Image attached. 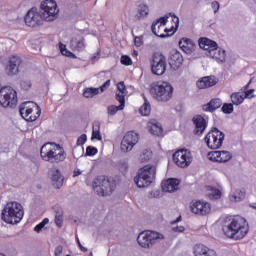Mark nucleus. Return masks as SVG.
<instances>
[{"label":"nucleus","instance_id":"nucleus-10","mask_svg":"<svg viewBox=\"0 0 256 256\" xmlns=\"http://www.w3.org/2000/svg\"><path fill=\"white\" fill-rule=\"evenodd\" d=\"M17 91L11 86H4L0 89V105L2 107H17Z\"/></svg>","mask_w":256,"mask_h":256},{"label":"nucleus","instance_id":"nucleus-40","mask_svg":"<svg viewBox=\"0 0 256 256\" xmlns=\"http://www.w3.org/2000/svg\"><path fill=\"white\" fill-rule=\"evenodd\" d=\"M47 223H49V218H44L42 222L34 227V231L36 233H41V230L45 228V225H47Z\"/></svg>","mask_w":256,"mask_h":256},{"label":"nucleus","instance_id":"nucleus-58","mask_svg":"<svg viewBox=\"0 0 256 256\" xmlns=\"http://www.w3.org/2000/svg\"><path fill=\"white\" fill-rule=\"evenodd\" d=\"M77 243H78L79 249H80L81 251H83V253H87V248L84 247V246L81 244V241H79V238H77Z\"/></svg>","mask_w":256,"mask_h":256},{"label":"nucleus","instance_id":"nucleus-59","mask_svg":"<svg viewBox=\"0 0 256 256\" xmlns=\"http://www.w3.org/2000/svg\"><path fill=\"white\" fill-rule=\"evenodd\" d=\"M212 7L214 9V13H217V11H219V2H212Z\"/></svg>","mask_w":256,"mask_h":256},{"label":"nucleus","instance_id":"nucleus-19","mask_svg":"<svg viewBox=\"0 0 256 256\" xmlns=\"http://www.w3.org/2000/svg\"><path fill=\"white\" fill-rule=\"evenodd\" d=\"M169 65L173 71H177L183 65V55L177 50H172L169 56Z\"/></svg>","mask_w":256,"mask_h":256},{"label":"nucleus","instance_id":"nucleus-20","mask_svg":"<svg viewBox=\"0 0 256 256\" xmlns=\"http://www.w3.org/2000/svg\"><path fill=\"white\" fill-rule=\"evenodd\" d=\"M210 161H216L217 163H227L231 160V153L229 151H214L208 153Z\"/></svg>","mask_w":256,"mask_h":256},{"label":"nucleus","instance_id":"nucleus-27","mask_svg":"<svg viewBox=\"0 0 256 256\" xmlns=\"http://www.w3.org/2000/svg\"><path fill=\"white\" fill-rule=\"evenodd\" d=\"M70 47L73 51H83L86 47L85 38L81 35L74 36L70 42Z\"/></svg>","mask_w":256,"mask_h":256},{"label":"nucleus","instance_id":"nucleus-64","mask_svg":"<svg viewBox=\"0 0 256 256\" xmlns=\"http://www.w3.org/2000/svg\"><path fill=\"white\" fill-rule=\"evenodd\" d=\"M133 55H135V57H137V56L139 55V52L136 51V50H134V51H133Z\"/></svg>","mask_w":256,"mask_h":256},{"label":"nucleus","instance_id":"nucleus-26","mask_svg":"<svg viewBox=\"0 0 256 256\" xmlns=\"http://www.w3.org/2000/svg\"><path fill=\"white\" fill-rule=\"evenodd\" d=\"M194 255L195 256H217V253L213 249H209L207 246L203 244H197L194 247Z\"/></svg>","mask_w":256,"mask_h":256},{"label":"nucleus","instance_id":"nucleus-44","mask_svg":"<svg viewBox=\"0 0 256 256\" xmlns=\"http://www.w3.org/2000/svg\"><path fill=\"white\" fill-rule=\"evenodd\" d=\"M234 201H241V199H245V191L243 190H236L234 195L232 196Z\"/></svg>","mask_w":256,"mask_h":256},{"label":"nucleus","instance_id":"nucleus-52","mask_svg":"<svg viewBox=\"0 0 256 256\" xmlns=\"http://www.w3.org/2000/svg\"><path fill=\"white\" fill-rule=\"evenodd\" d=\"M253 93H255V89L246 90V91H245V97H246V99H253V97H255V96L253 95Z\"/></svg>","mask_w":256,"mask_h":256},{"label":"nucleus","instance_id":"nucleus-13","mask_svg":"<svg viewBox=\"0 0 256 256\" xmlns=\"http://www.w3.org/2000/svg\"><path fill=\"white\" fill-rule=\"evenodd\" d=\"M204 141L209 149H220L225 141V133L213 127L205 136Z\"/></svg>","mask_w":256,"mask_h":256},{"label":"nucleus","instance_id":"nucleus-14","mask_svg":"<svg viewBox=\"0 0 256 256\" xmlns=\"http://www.w3.org/2000/svg\"><path fill=\"white\" fill-rule=\"evenodd\" d=\"M173 161L174 163L181 168L189 167L191 165V152L185 150H178L173 154Z\"/></svg>","mask_w":256,"mask_h":256},{"label":"nucleus","instance_id":"nucleus-31","mask_svg":"<svg viewBox=\"0 0 256 256\" xmlns=\"http://www.w3.org/2000/svg\"><path fill=\"white\" fill-rule=\"evenodd\" d=\"M149 15V6L145 4H140L138 6V13L134 16L136 21H141V19H145Z\"/></svg>","mask_w":256,"mask_h":256},{"label":"nucleus","instance_id":"nucleus-56","mask_svg":"<svg viewBox=\"0 0 256 256\" xmlns=\"http://www.w3.org/2000/svg\"><path fill=\"white\" fill-rule=\"evenodd\" d=\"M172 231H174L175 233H183V231H185V227L184 226H176V227L172 228Z\"/></svg>","mask_w":256,"mask_h":256},{"label":"nucleus","instance_id":"nucleus-18","mask_svg":"<svg viewBox=\"0 0 256 256\" xmlns=\"http://www.w3.org/2000/svg\"><path fill=\"white\" fill-rule=\"evenodd\" d=\"M190 209L195 215H209L211 211V204L203 201H196L191 203Z\"/></svg>","mask_w":256,"mask_h":256},{"label":"nucleus","instance_id":"nucleus-23","mask_svg":"<svg viewBox=\"0 0 256 256\" xmlns=\"http://www.w3.org/2000/svg\"><path fill=\"white\" fill-rule=\"evenodd\" d=\"M178 45H179L180 49H182V51L184 53H186V55H191V53H193V51H195V48L197 47L195 45V42H193L189 38L180 39Z\"/></svg>","mask_w":256,"mask_h":256},{"label":"nucleus","instance_id":"nucleus-16","mask_svg":"<svg viewBox=\"0 0 256 256\" xmlns=\"http://www.w3.org/2000/svg\"><path fill=\"white\" fill-rule=\"evenodd\" d=\"M21 57L19 56H11L8 60V63L5 66V73L8 77H15L19 75V67H21Z\"/></svg>","mask_w":256,"mask_h":256},{"label":"nucleus","instance_id":"nucleus-61","mask_svg":"<svg viewBox=\"0 0 256 256\" xmlns=\"http://www.w3.org/2000/svg\"><path fill=\"white\" fill-rule=\"evenodd\" d=\"M181 221V216H179L175 221H172L171 224L175 225Z\"/></svg>","mask_w":256,"mask_h":256},{"label":"nucleus","instance_id":"nucleus-11","mask_svg":"<svg viewBox=\"0 0 256 256\" xmlns=\"http://www.w3.org/2000/svg\"><path fill=\"white\" fill-rule=\"evenodd\" d=\"M159 239H164L163 234L150 230L141 232L137 237L138 245L144 249L153 247Z\"/></svg>","mask_w":256,"mask_h":256},{"label":"nucleus","instance_id":"nucleus-37","mask_svg":"<svg viewBox=\"0 0 256 256\" xmlns=\"http://www.w3.org/2000/svg\"><path fill=\"white\" fill-rule=\"evenodd\" d=\"M99 129H100L99 125L93 126L92 136H91L92 140L93 139H97V141L103 140V136H101V131Z\"/></svg>","mask_w":256,"mask_h":256},{"label":"nucleus","instance_id":"nucleus-29","mask_svg":"<svg viewBox=\"0 0 256 256\" xmlns=\"http://www.w3.org/2000/svg\"><path fill=\"white\" fill-rule=\"evenodd\" d=\"M173 19V23H175V26L171 27V30H168L167 28L164 29H159L156 26V33H158L159 35H163V33H161V31H166V33H171L170 35H174L175 33H177V29H179V17L175 16V14L172 15Z\"/></svg>","mask_w":256,"mask_h":256},{"label":"nucleus","instance_id":"nucleus-48","mask_svg":"<svg viewBox=\"0 0 256 256\" xmlns=\"http://www.w3.org/2000/svg\"><path fill=\"white\" fill-rule=\"evenodd\" d=\"M31 80H22L20 82V87H22V89L24 91H29V88L31 87Z\"/></svg>","mask_w":256,"mask_h":256},{"label":"nucleus","instance_id":"nucleus-55","mask_svg":"<svg viewBox=\"0 0 256 256\" xmlns=\"http://www.w3.org/2000/svg\"><path fill=\"white\" fill-rule=\"evenodd\" d=\"M109 85H111V80H107L102 86H100V91L101 93H103V91H105L107 89V87H109Z\"/></svg>","mask_w":256,"mask_h":256},{"label":"nucleus","instance_id":"nucleus-6","mask_svg":"<svg viewBox=\"0 0 256 256\" xmlns=\"http://www.w3.org/2000/svg\"><path fill=\"white\" fill-rule=\"evenodd\" d=\"M150 93L156 101L167 103L173 98V86L168 82L153 83L150 87Z\"/></svg>","mask_w":256,"mask_h":256},{"label":"nucleus","instance_id":"nucleus-51","mask_svg":"<svg viewBox=\"0 0 256 256\" xmlns=\"http://www.w3.org/2000/svg\"><path fill=\"white\" fill-rule=\"evenodd\" d=\"M53 209L55 212V216L63 215V208H61V206L55 205Z\"/></svg>","mask_w":256,"mask_h":256},{"label":"nucleus","instance_id":"nucleus-39","mask_svg":"<svg viewBox=\"0 0 256 256\" xmlns=\"http://www.w3.org/2000/svg\"><path fill=\"white\" fill-rule=\"evenodd\" d=\"M124 108H121V106H115V105H110L107 108V113L108 115H117V111H123Z\"/></svg>","mask_w":256,"mask_h":256},{"label":"nucleus","instance_id":"nucleus-41","mask_svg":"<svg viewBox=\"0 0 256 256\" xmlns=\"http://www.w3.org/2000/svg\"><path fill=\"white\" fill-rule=\"evenodd\" d=\"M221 111L225 113V115H231L233 113V104L231 103H224Z\"/></svg>","mask_w":256,"mask_h":256},{"label":"nucleus","instance_id":"nucleus-28","mask_svg":"<svg viewBox=\"0 0 256 256\" xmlns=\"http://www.w3.org/2000/svg\"><path fill=\"white\" fill-rule=\"evenodd\" d=\"M148 130L152 135H156L157 137H161V135H163V127L159 122H149Z\"/></svg>","mask_w":256,"mask_h":256},{"label":"nucleus","instance_id":"nucleus-33","mask_svg":"<svg viewBox=\"0 0 256 256\" xmlns=\"http://www.w3.org/2000/svg\"><path fill=\"white\" fill-rule=\"evenodd\" d=\"M95 95H99V88H86L83 91V96L86 99H93V97H95Z\"/></svg>","mask_w":256,"mask_h":256},{"label":"nucleus","instance_id":"nucleus-50","mask_svg":"<svg viewBox=\"0 0 256 256\" xmlns=\"http://www.w3.org/2000/svg\"><path fill=\"white\" fill-rule=\"evenodd\" d=\"M55 223L57 227H63V215L55 216Z\"/></svg>","mask_w":256,"mask_h":256},{"label":"nucleus","instance_id":"nucleus-36","mask_svg":"<svg viewBox=\"0 0 256 256\" xmlns=\"http://www.w3.org/2000/svg\"><path fill=\"white\" fill-rule=\"evenodd\" d=\"M151 157H153V152L149 149H146L140 154L139 161L141 163H146V161H149Z\"/></svg>","mask_w":256,"mask_h":256},{"label":"nucleus","instance_id":"nucleus-24","mask_svg":"<svg viewBox=\"0 0 256 256\" xmlns=\"http://www.w3.org/2000/svg\"><path fill=\"white\" fill-rule=\"evenodd\" d=\"M223 105V101L220 98H213L207 104L202 106V110L206 113H215Z\"/></svg>","mask_w":256,"mask_h":256},{"label":"nucleus","instance_id":"nucleus-49","mask_svg":"<svg viewBox=\"0 0 256 256\" xmlns=\"http://www.w3.org/2000/svg\"><path fill=\"white\" fill-rule=\"evenodd\" d=\"M117 89L122 95H127V88L125 87V82H119L117 84Z\"/></svg>","mask_w":256,"mask_h":256},{"label":"nucleus","instance_id":"nucleus-15","mask_svg":"<svg viewBox=\"0 0 256 256\" xmlns=\"http://www.w3.org/2000/svg\"><path fill=\"white\" fill-rule=\"evenodd\" d=\"M139 142V134L134 131L128 132L124 135L121 141V149L124 153H129L133 150V147Z\"/></svg>","mask_w":256,"mask_h":256},{"label":"nucleus","instance_id":"nucleus-57","mask_svg":"<svg viewBox=\"0 0 256 256\" xmlns=\"http://www.w3.org/2000/svg\"><path fill=\"white\" fill-rule=\"evenodd\" d=\"M151 196L154 197V199H159L161 197V192L159 190H155L151 192Z\"/></svg>","mask_w":256,"mask_h":256},{"label":"nucleus","instance_id":"nucleus-45","mask_svg":"<svg viewBox=\"0 0 256 256\" xmlns=\"http://www.w3.org/2000/svg\"><path fill=\"white\" fill-rule=\"evenodd\" d=\"M116 101H119L120 109H125V94L116 93Z\"/></svg>","mask_w":256,"mask_h":256},{"label":"nucleus","instance_id":"nucleus-22","mask_svg":"<svg viewBox=\"0 0 256 256\" xmlns=\"http://www.w3.org/2000/svg\"><path fill=\"white\" fill-rule=\"evenodd\" d=\"M50 177L52 185L55 187V189H61L63 187L64 178L63 175H61V171H59V169L52 168L50 170Z\"/></svg>","mask_w":256,"mask_h":256},{"label":"nucleus","instance_id":"nucleus-35","mask_svg":"<svg viewBox=\"0 0 256 256\" xmlns=\"http://www.w3.org/2000/svg\"><path fill=\"white\" fill-rule=\"evenodd\" d=\"M231 101H232L233 105H241V103H243V101H245V97H243V95L239 92L233 93L231 95Z\"/></svg>","mask_w":256,"mask_h":256},{"label":"nucleus","instance_id":"nucleus-1","mask_svg":"<svg viewBox=\"0 0 256 256\" xmlns=\"http://www.w3.org/2000/svg\"><path fill=\"white\" fill-rule=\"evenodd\" d=\"M41 11H37V8H31L25 15L24 21L28 27H39L44 21H55L59 8H57V2L55 0H45L40 5Z\"/></svg>","mask_w":256,"mask_h":256},{"label":"nucleus","instance_id":"nucleus-3","mask_svg":"<svg viewBox=\"0 0 256 256\" xmlns=\"http://www.w3.org/2000/svg\"><path fill=\"white\" fill-rule=\"evenodd\" d=\"M40 155L43 161H48L49 163H62L67 157L65 149L54 142L44 144L41 147Z\"/></svg>","mask_w":256,"mask_h":256},{"label":"nucleus","instance_id":"nucleus-25","mask_svg":"<svg viewBox=\"0 0 256 256\" xmlns=\"http://www.w3.org/2000/svg\"><path fill=\"white\" fill-rule=\"evenodd\" d=\"M181 182L179 179L170 178L162 183V190L166 193H174V191H177L179 189V184Z\"/></svg>","mask_w":256,"mask_h":256},{"label":"nucleus","instance_id":"nucleus-54","mask_svg":"<svg viewBox=\"0 0 256 256\" xmlns=\"http://www.w3.org/2000/svg\"><path fill=\"white\" fill-rule=\"evenodd\" d=\"M62 253H63V246L58 245L55 248L54 254H55V256H61Z\"/></svg>","mask_w":256,"mask_h":256},{"label":"nucleus","instance_id":"nucleus-9","mask_svg":"<svg viewBox=\"0 0 256 256\" xmlns=\"http://www.w3.org/2000/svg\"><path fill=\"white\" fill-rule=\"evenodd\" d=\"M19 111L22 119L30 123L41 117V107L33 102H25L20 106Z\"/></svg>","mask_w":256,"mask_h":256},{"label":"nucleus","instance_id":"nucleus-34","mask_svg":"<svg viewBox=\"0 0 256 256\" xmlns=\"http://www.w3.org/2000/svg\"><path fill=\"white\" fill-rule=\"evenodd\" d=\"M207 191L211 192L208 194L210 199H221V190L214 188L213 186H207Z\"/></svg>","mask_w":256,"mask_h":256},{"label":"nucleus","instance_id":"nucleus-12","mask_svg":"<svg viewBox=\"0 0 256 256\" xmlns=\"http://www.w3.org/2000/svg\"><path fill=\"white\" fill-rule=\"evenodd\" d=\"M150 67L153 75H164L167 71V58L161 52H154L150 59Z\"/></svg>","mask_w":256,"mask_h":256},{"label":"nucleus","instance_id":"nucleus-5","mask_svg":"<svg viewBox=\"0 0 256 256\" xmlns=\"http://www.w3.org/2000/svg\"><path fill=\"white\" fill-rule=\"evenodd\" d=\"M117 189V182L113 178L98 176L93 181V190L100 197H109Z\"/></svg>","mask_w":256,"mask_h":256},{"label":"nucleus","instance_id":"nucleus-62","mask_svg":"<svg viewBox=\"0 0 256 256\" xmlns=\"http://www.w3.org/2000/svg\"><path fill=\"white\" fill-rule=\"evenodd\" d=\"M122 168L125 169V170L129 169V164H127V162H123L122 163Z\"/></svg>","mask_w":256,"mask_h":256},{"label":"nucleus","instance_id":"nucleus-46","mask_svg":"<svg viewBox=\"0 0 256 256\" xmlns=\"http://www.w3.org/2000/svg\"><path fill=\"white\" fill-rule=\"evenodd\" d=\"M120 63H121L122 65L129 66V65H132V64H133V60H131V57H129L128 55H123V56H121V58H120Z\"/></svg>","mask_w":256,"mask_h":256},{"label":"nucleus","instance_id":"nucleus-17","mask_svg":"<svg viewBox=\"0 0 256 256\" xmlns=\"http://www.w3.org/2000/svg\"><path fill=\"white\" fill-rule=\"evenodd\" d=\"M192 123L194 125L193 133L198 137H201V135L205 133V129H207V119H205V117L202 115L197 114L193 116Z\"/></svg>","mask_w":256,"mask_h":256},{"label":"nucleus","instance_id":"nucleus-38","mask_svg":"<svg viewBox=\"0 0 256 256\" xmlns=\"http://www.w3.org/2000/svg\"><path fill=\"white\" fill-rule=\"evenodd\" d=\"M84 151L85 149L83 148V146H75L72 150V155L74 158L83 157Z\"/></svg>","mask_w":256,"mask_h":256},{"label":"nucleus","instance_id":"nucleus-7","mask_svg":"<svg viewBox=\"0 0 256 256\" xmlns=\"http://www.w3.org/2000/svg\"><path fill=\"white\" fill-rule=\"evenodd\" d=\"M198 45L200 49H204V51H207V57L215 59L217 63H223L225 61V50L219 48L217 42L208 38H201L198 42Z\"/></svg>","mask_w":256,"mask_h":256},{"label":"nucleus","instance_id":"nucleus-43","mask_svg":"<svg viewBox=\"0 0 256 256\" xmlns=\"http://www.w3.org/2000/svg\"><path fill=\"white\" fill-rule=\"evenodd\" d=\"M97 153H99V150H97L96 147L88 146L86 148L85 157H93V155H97Z\"/></svg>","mask_w":256,"mask_h":256},{"label":"nucleus","instance_id":"nucleus-2","mask_svg":"<svg viewBox=\"0 0 256 256\" xmlns=\"http://www.w3.org/2000/svg\"><path fill=\"white\" fill-rule=\"evenodd\" d=\"M226 237L239 241L249 233V224L247 220L241 216H235L228 225L223 227Z\"/></svg>","mask_w":256,"mask_h":256},{"label":"nucleus","instance_id":"nucleus-53","mask_svg":"<svg viewBox=\"0 0 256 256\" xmlns=\"http://www.w3.org/2000/svg\"><path fill=\"white\" fill-rule=\"evenodd\" d=\"M134 45H135L136 47H141V46L143 45V40H141V37L136 36V37L134 38Z\"/></svg>","mask_w":256,"mask_h":256},{"label":"nucleus","instance_id":"nucleus-32","mask_svg":"<svg viewBox=\"0 0 256 256\" xmlns=\"http://www.w3.org/2000/svg\"><path fill=\"white\" fill-rule=\"evenodd\" d=\"M144 104L140 107L139 112L144 116L147 117L151 114V104L147 97L143 96Z\"/></svg>","mask_w":256,"mask_h":256},{"label":"nucleus","instance_id":"nucleus-60","mask_svg":"<svg viewBox=\"0 0 256 256\" xmlns=\"http://www.w3.org/2000/svg\"><path fill=\"white\" fill-rule=\"evenodd\" d=\"M79 175H81V170L79 169L74 170V177H79Z\"/></svg>","mask_w":256,"mask_h":256},{"label":"nucleus","instance_id":"nucleus-47","mask_svg":"<svg viewBox=\"0 0 256 256\" xmlns=\"http://www.w3.org/2000/svg\"><path fill=\"white\" fill-rule=\"evenodd\" d=\"M87 142V134H82L76 142V145L78 147H83V145H85V143Z\"/></svg>","mask_w":256,"mask_h":256},{"label":"nucleus","instance_id":"nucleus-8","mask_svg":"<svg viewBox=\"0 0 256 256\" xmlns=\"http://www.w3.org/2000/svg\"><path fill=\"white\" fill-rule=\"evenodd\" d=\"M156 174L157 167H155V165L148 164L138 170L137 175L134 178V183L140 189L149 187V185L153 183V179H155Z\"/></svg>","mask_w":256,"mask_h":256},{"label":"nucleus","instance_id":"nucleus-30","mask_svg":"<svg viewBox=\"0 0 256 256\" xmlns=\"http://www.w3.org/2000/svg\"><path fill=\"white\" fill-rule=\"evenodd\" d=\"M198 89H207V87H213L215 81L211 77L206 76L196 82Z\"/></svg>","mask_w":256,"mask_h":256},{"label":"nucleus","instance_id":"nucleus-4","mask_svg":"<svg viewBox=\"0 0 256 256\" xmlns=\"http://www.w3.org/2000/svg\"><path fill=\"white\" fill-rule=\"evenodd\" d=\"M23 206L17 202H9L2 210V220L10 225H17L23 219Z\"/></svg>","mask_w":256,"mask_h":256},{"label":"nucleus","instance_id":"nucleus-42","mask_svg":"<svg viewBox=\"0 0 256 256\" xmlns=\"http://www.w3.org/2000/svg\"><path fill=\"white\" fill-rule=\"evenodd\" d=\"M59 47L62 55H64L65 57H73L75 59V54L67 50V47L64 44L60 43Z\"/></svg>","mask_w":256,"mask_h":256},{"label":"nucleus","instance_id":"nucleus-63","mask_svg":"<svg viewBox=\"0 0 256 256\" xmlns=\"http://www.w3.org/2000/svg\"><path fill=\"white\" fill-rule=\"evenodd\" d=\"M249 85H251V81L247 85L244 86V91H247V89H249Z\"/></svg>","mask_w":256,"mask_h":256},{"label":"nucleus","instance_id":"nucleus-21","mask_svg":"<svg viewBox=\"0 0 256 256\" xmlns=\"http://www.w3.org/2000/svg\"><path fill=\"white\" fill-rule=\"evenodd\" d=\"M168 18L169 17L167 16L161 17L152 23L151 31L153 34L156 35V37H160L161 39H165V37H169V34H159V32H157V27L158 29H165V25H167Z\"/></svg>","mask_w":256,"mask_h":256}]
</instances>
